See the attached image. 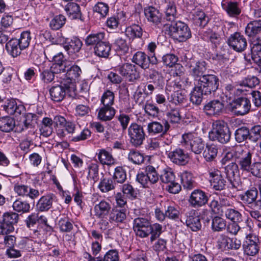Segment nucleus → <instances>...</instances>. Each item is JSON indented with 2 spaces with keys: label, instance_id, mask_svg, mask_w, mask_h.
I'll use <instances>...</instances> for the list:
<instances>
[{
  "label": "nucleus",
  "instance_id": "nucleus-1",
  "mask_svg": "<svg viewBox=\"0 0 261 261\" xmlns=\"http://www.w3.org/2000/svg\"><path fill=\"white\" fill-rule=\"evenodd\" d=\"M31 38L30 32L24 31L21 33L19 39L12 38L8 41L6 43V48L12 57H16L22 50L29 47Z\"/></svg>",
  "mask_w": 261,
  "mask_h": 261
},
{
  "label": "nucleus",
  "instance_id": "nucleus-2",
  "mask_svg": "<svg viewBox=\"0 0 261 261\" xmlns=\"http://www.w3.org/2000/svg\"><path fill=\"white\" fill-rule=\"evenodd\" d=\"M231 132L226 123L223 121H216L213 124V128L209 133V138L222 144L229 142Z\"/></svg>",
  "mask_w": 261,
  "mask_h": 261
},
{
  "label": "nucleus",
  "instance_id": "nucleus-3",
  "mask_svg": "<svg viewBox=\"0 0 261 261\" xmlns=\"http://www.w3.org/2000/svg\"><path fill=\"white\" fill-rule=\"evenodd\" d=\"M253 151L248 149H243L240 146L234 148V157L236 163L239 165L240 170L243 172H248L252 165Z\"/></svg>",
  "mask_w": 261,
  "mask_h": 261
},
{
  "label": "nucleus",
  "instance_id": "nucleus-4",
  "mask_svg": "<svg viewBox=\"0 0 261 261\" xmlns=\"http://www.w3.org/2000/svg\"><path fill=\"white\" fill-rule=\"evenodd\" d=\"M169 35L179 42H183L191 37L190 28L185 23L178 21L171 23L168 27Z\"/></svg>",
  "mask_w": 261,
  "mask_h": 261
},
{
  "label": "nucleus",
  "instance_id": "nucleus-5",
  "mask_svg": "<svg viewBox=\"0 0 261 261\" xmlns=\"http://www.w3.org/2000/svg\"><path fill=\"white\" fill-rule=\"evenodd\" d=\"M182 145L195 154H199L204 149V143L202 139L196 134L189 133L182 135Z\"/></svg>",
  "mask_w": 261,
  "mask_h": 261
},
{
  "label": "nucleus",
  "instance_id": "nucleus-6",
  "mask_svg": "<svg viewBox=\"0 0 261 261\" xmlns=\"http://www.w3.org/2000/svg\"><path fill=\"white\" fill-rule=\"evenodd\" d=\"M197 85L204 93V95L211 94L216 91L219 85V79L214 74L204 75L199 79Z\"/></svg>",
  "mask_w": 261,
  "mask_h": 261
},
{
  "label": "nucleus",
  "instance_id": "nucleus-7",
  "mask_svg": "<svg viewBox=\"0 0 261 261\" xmlns=\"http://www.w3.org/2000/svg\"><path fill=\"white\" fill-rule=\"evenodd\" d=\"M127 131L129 142L133 146L138 147L143 144L146 134L142 125L135 122L132 123L128 127Z\"/></svg>",
  "mask_w": 261,
  "mask_h": 261
},
{
  "label": "nucleus",
  "instance_id": "nucleus-8",
  "mask_svg": "<svg viewBox=\"0 0 261 261\" xmlns=\"http://www.w3.org/2000/svg\"><path fill=\"white\" fill-rule=\"evenodd\" d=\"M231 111L237 116H244L248 114L251 108L250 100L246 97L234 99L230 103Z\"/></svg>",
  "mask_w": 261,
  "mask_h": 261
},
{
  "label": "nucleus",
  "instance_id": "nucleus-9",
  "mask_svg": "<svg viewBox=\"0 0 261 261\" xmlns=\"http://www.w3.org/2000/svg\"><path fill=\"white\" fill-rule=\"evenodd\" d=\"M258 191L256 188L246 191L244 193L240 195V199L247 206L251 209H261V200H257Z\"/></svg>",
  "mask_w": 261,
  "mask_h": 261
},
{
  "label": "nucleus",
  "instance_id": "nucleus-10",
  "mask_svg": "<svg viewBox=\"0 0 261 261\" xmlns=\"http://www.w3.org/2000/svg\"><path fill=\"white\" fill-rule=\"evenodd\" d=\"M150 222L143 217H137L133 221V229L136 236L141 238H146L150 230Z\"/></svg>",
  "mask_w": 261,
  "mask_h": 261
},
{
  "label": "nucleus",
  "instance_id": "nucleus-11",
  "mask_svg": "<svg viewBox=\"0 0 261 261\" xmlns=\"http://www.w3.org/2000/svg\"><path fill=\"white\" fill-rule=\"evenodd\" d=\"M186 66L189 68L191 75L197 82L201 77L207 74L206 63L205 61L195 62L193 60H190L187 62Z\"/></svg>",
  "mask_w": 261,
  "mask_h": 261
},
{
  "label": "nucleus",
  "instance_id": "nucleus-12",
  "mask_svg": "<svg viewBox=\"0 0 261 261\" xmlns=\"http://www.w3.org/2000/svg\"><path fill=\"white\" fill-rule=\"evenodd\" d=\"M208 172L210 182L213 189L216 191L224 190L226 186V181L221 175L220 171L216 169H210Z\"/></svg>",
  "mask_w": 261,
  "mask_h": 261
},
{
  "label": "nucleus",
  "instance_id": "nucleus-13",
  "mask_svg": "<svg viewBox=\"0 0 261 261\" xmlns=\"http://www.w3.org/2000/svg\"><path fill=\"white\" fill-rule=\"evenodd\" d=\"M116 70L130 82H133L139 77L136 66L129 63L120 64L116 67Z\"/></svg>",
  "mask_w": 261,
  "mask_h": 261
},
{
  "label": "nucleus",
  "instance_id": "nucleus-14",
  "mask_svg": "<svg viewBox=\"0 0 261 261\" xmlns=\"http://www.w3.org/2000/svg\"><path fill=\"white\" fill-rule=\"evenodd\" d=\"M243 248L245 254L248 256H255L259 250L258 238L256 236H248L243 242Z\"/></svg>",
  "mask_w": 261,
  "mask_h": 261
},
{
  "label": "nucleus",
  "instance_id": "nucleus-15",
  "mask_svg": "<svg viewBox=\"0 0 261 261\" xmlns=\"http://www.w3.org/2000/svg\"><path fill=\"white\" fill-rule=\"evenodd\" d=\"M239 167L235 162L228 164L225 167V173L231 188H237L238 185V179L239 178Z\"/></svg>",
  "mask_w": 261,
  "mask_h": 261
},
{
  "label": "nucleus",
  "instance_id": "nucleus-16",
  "mask_svg": "<svg viewBox=\"0 0 261 261\" xmlns=\"http://www.w3.org/2000/svg\"><path fill=\"white\" fill-rule=\"evenodd\" d=\"M228 43L234 50L238 52L243 51L247 46L246 38L239 32L231 35L228 39Z\"/></svg>",
  "mask_w": 261,
  "mask_h": 261
},
{
  "label": "nucleus",
  "instance_id": "nucleus-17",
  "mask_svg": "<svg viewBox=\"0 0 261 261\" xmlns=\"http://www.w3.org/2000/svg\"><path fill=\"white\" fill-rule=\"evenodd\" d=\"M208 201V197L202 190H194L189 199V202L190 205L195 208L201 207L204 205Z\"/></svg>",
  "mask_w": 261,
  "mask_h": 261
},
{
  "label": "nucleus",
  "instance_id": "nucleus-18",
  "mask_svg": "<svg viewBox=\"0 0 261 261\" xmlns=\"http://www.w3.org/2000/svg\"><path fill=\"white\" fill-rule=\"evenodd\" d=\"M171 161L178 165H185L188 162V154L181 148H176L168 153Z\"/></svg>",
  "mask_w": 261,
  "mask_h": 261
},
{
  "label": "nucleus",
  "instance_id": "nucleus-19",
  "mask_svg": "<svg viewBox=\"0 0 261 261\" xmlns=\"http://www.w3.org/2000/svg\"><path fill=\"white\" fill-rule=\"evenodd\" d=\"M3 109L9 115H14L18 116L24 112L25 108L24 106L19 103L18 104L15 100L13 99L8 100L2 106Z\"/></svg>",
  "mask_w": 261,
  "mask_h": 261
},
{
  "label": "nucleus",
  "instance_id": "nucleus-20",
  "mask_svg": "<svg viewBox=\"0 0 261 261\" xmlns=\"http://www.w3.org/2000/svg\"><path fill=\"white\" fill-rule=\"evenodd\" d=\"M144 15L147 21L154 25H159L162 20V13L154 7L149 6L144 9Z\"/></svg>",
  "mask_w": 261,
  "mask_h": 261
},
{
  "label": "nucleus",
  "instance_id": "nucleus-21",
  "mask_svg": "<svg viewBox=\"0 0 261 261\" xmlns=\"http://www.w3.org/2000/svg\"><path fill=\"white\" fill-rule=\"evenodd\" d=\"M68 87L62 82L60 85L53 86L49 89V94L52 100L61 101L65 97Z\"/></svg>",
  "mask_w": 261,
  "mask_h": 261
},
{
  "label": "nucleus",
  "instance_id": "nucleus-22",
  "mask_svg": "<svg viewBox=\"0 0 261 261\" xmlns=\"http://www.w3.org/2000/svg\"><path fill=\"white\" fill-rule=\"evenodd\" d=\"M221 6L230 17H238L241 13V9L238 2L223 0L221 3Z\"/></svg>",
  "mask_w": 261,
  "mask_h": 261
},
{
  "label": "nucleus",
  "instance_id": "nucleus-23",
  "mask_svg": "<svg viewBox=\"0 0 261 261\" xmlns=\"http://www.w3.org/2000/svg\"><path fill=\"white\" fill-rule=\"evenodd\" d=\"M56 196L53 193H49L42 196L36 204V208L39 212H46L52 207Z\"/></svg>",
  "mask_w": 261,
  "mask_h": 261
},
{
  "label": "nucleus",
  "instance_id": "nucleus-24",
  "mask_svg": "<svg viewBox=\"0 0 261 261\" xmlns=\"http://www.w3.org/2000/svg\"><path fill=\"white\" fill-rule=\"evenodd\" d=\"M224 104L219 100H211L203 108L204 112L210 116L219 115L223 111Z\"/></svg>",
  "mask_w": 261,
  "mask_h": 261
},
{
  "label": "nucleus",
  "instance_id": "nucleus-25",
  "mask_svg": "<svg viewBox=\"0 0 261 261\" xmlns=\"http://www.w3.org/2000/svg\"><path fill=\"white\" fill-rule=\"evenodd\" d=\"M164 125L157 121H153L147 125V131L149 134L156 135L160 133L163 134L167 133L170 127L168 122L165 120L163 121Z\"/></svg>",
  "mask_w": 261,
  "mask_h": 261
},
{
  "label": "nucleus",
  "instance_id": "nucleus-26",
  "mask_svg": "<svg viewBox=\"0 0 261 261\" xmlns=\"http://www.w3.org/2000/svg\"><path fill=\"white\" fill-rule=\"evenodd\" d=\"M186 222L187 226L193 231H197L201 228L200 216L195 211L189 213Z\"/></svg>",
  "mask_w": 261,
  "mask_h": 261
},
{
  "label": "nucleus",
  "instance_id": "nucleus-27",
  "mask_svg": "<svg viewBox=\"0 0 261 261\" xmlns=\"http://www.w3.org/2000/svg\"><path fill=\"white\" fill-rule=\"evenodd\" d=\"M218 214L221 216L225 217L233 222H240L242 221V214L239 211L233 208H222L220 212H218Z\"/></svg>",
  "mask_w": 261,
  "mask_h": 261
},
{
  "label": "nucleus",
  "instance_id": "nucleus-28",
  "mask_svg": "<svg viewBox=\"0 0 261 261\" xmlns=\"http://www.w3.org/2000/svg\"><path fill=\"white\" fill-rule=\"evenodd\" d=\"M68 17L71 19H81L82 13L80 6L76 3L71 2L68 3L64 7Z\"/></svg>",
  "mask_w": 261,
  "mask_h": 261
},
{
  "label": "nucleus",
  "instance_id": "nucleus-29",
  "mask_svg": "<svg viewBox=\"0 0 261 261\" xmlns=\"http://www.w3.org/2000/svg\"><path fill=\"white\" fill-rule=\"evenodd\" d=\"M111 208V206L109 202L105 200H101L94 206L95 215L98 218H103L109 214Z\"/></svg>",
  "mask_w": 261,
  "mask_h": 261
},
{
  "label": "nucleus",
  "instance_id": "nucleus-30",
  "mask_svg": "<svg viewBox=\"0 0 261 261\" xmlns=\"http://www.w3.org/2000/svg\"><path fill=\"white\" fill-rule=\"evenodd\" d=\"M83 46L82 41L77 37H73L66 43L64 47L69 55L79 53Z\"/></svg>",
  "mask_w": 261,
  "mask_h": 261
},
{
  "label": "nucleus",
  "instance_id": "nucleus-31",
  "mask_svg": "<svg viewBox=\"0 0 261 261\" xmlns=\"http://www.w3.org/2000/svg\"><path fill=\"white\" fill-rule=\"evenodd\" d=\"M177 61V57L172 54H167L164 55L162 57V62L165 65L170 67H172L175 65L176 68H178L179 72H176L175 74L176 75L180 76V74L183 73L182 71L183 67L179 64H176Z\"/></svg>",
  "mask_w": 261,
  "mask_h": 261
},
{
  "label": "nucleus",
  "instance_id": "nucleus-32",
  "mask_svg": "<svg viewBox=\"0 0 261 261\" xmlns=\"http://www.w3.org/2000/svg\"><path fill=\"white\" fill-rule=\"evenodd\" d=\"M116 110L113 107L102 106L98 111V118L103 121H110L114 117Z\"/></svg>",
  "mask_w": 261,
  "mask_h": 261
},
{
  "label": "nucleus",
  "instance_id": "nucleus-33",
  "mask_svg": "<svg viewBox=\"0 0 261 261\" xmlns=\"http://www.w3.org/2000/svg\"><path fill=\"white\" fill-rule=\"evenodd\" d=\"M191 18L196 25L200 27L205 26L209 19L204 12L201 10H197L193 12L191 14Z\"/></svg>",
  "mask_w": 261,
  "mask_h": 261
},
{
  "label": "nucleus",
  "instance_id": "nucleus-34",
  "mask_svg": "<svg viewBox=\"0 0 261 261\" xmlns=\"http://www.w3.org/2000/svg\"><path fill=\"white\" fill-rule=\"evenodd\" d=\"M111 46L108 42L102 41L94 47L95 54L99 57L107 58L111 51Z\"/></svg>",
  "mask_w": 261,
  "mask_h": 261
},
{
  "label": "nucleus",
  "instance_id": "nucleus-35",
  "mask_svg": "<svg viewBox=\"0 0 261 261\" xmlns=\"http://www.w3.org/2000/svg\"><path fill=\"white\" fill-rule=\"evenodd\" d=\"M165 13V18L167 21H173L176 18L177 11L175 4L173 2L165 3L163 6Z\"/></svg>",
  "mask_w": 261,
  "mask_h": 261
},
{
  "label": "nucleus",
  "instance_id": "nucleus-36",
  "mask_svg": "<svg viewBox=\"0 0 261 261\" xmlns=\"http://www.w3.org/2000/svg\"><path fill=\"white\" fill-rule=\"evenodd\" d=\"M148 56L142 51H137L133 56V62L143 69L148 68Z\"/></svg>",
  "mask_w": 261,
  "mask_h": 261
},
{
  "label": "nucleus",
  "instance_id": "nucleus-37",
  "mask_svg": "<svg viewBox=\"0 0 261 261\" xmlns=\"http://www.w3.org/2000/svg\"><path fill=\"white\" fill-rule=\"evenodd\" d=\"M261 32V20H255L248 23L245 28V33L249 37H253Z\"/></svg>",
  "mask_w": 261,
  "mask_h": 261
},
{
  "label": "nucleus",
  "instance_id": "nucleus-38",
  "mask_svg": "<svg viewBox=\"0 0 261 261\" xmlns=\"http://www.w3.org/2000/svg\"><path fill=\"white\" fill-rule=\"evenodd\" d=\"M15 126V120L9 116L0 118V130L9 133L13 130Z\"/></svg>",
  "mask_w": 261,
  "mask_h": 261
},
{
  "label": "nucleus",
  "instance_id": "nucleus-39",
  "mask_svg": "<svg viewBox=\"0 0 261 261\" xmlns=\"http://www.w3.org/2000/svg\"><path fill=\"white\" fill-rule=\"evenodd\" d=\"M53 121L51 118H44L40 128L41 135L46 137L50 136L53 132Z\"/></svg>",
  "mask_w": 261,
  "mask_h": 261
},
{
  "label": "nucleus",
  "instance_id": "nucleus-40",
  "mask_svg": "<svg viewBox=\"0 0 261 261\" xmlns=\"http://www.w3.org/2000/svg\"><path fill=\"white\" fill-rule=\"evenodd\" d=\"M126 211L124 209H113L109 216L110 222L122 223L125 220Z\"/></svg>",
  "mask_w": 261,
  "mask_h": 261
},
{
  "label": "nucleus",
  "instance_id": "nucleus-41",
  "mask_svg": "<svg viewBox=\"0 0 261 261\" xmlns=\"http://www.w3.org/2000/svg\"><path fill=\"white\" fill-rule=\"evenodd\" d=\"M97 156L100 163L102 165L110 166L115 163V160L112 155L105 149L99 150Z\"/></svg>",
  "mask_w": 261,
  "mask_h": 261
},
{
  "label": "nucleus",
  "instance_id": "nucleus-42",
  "mask_svg": "<svg viewBox=\"0 0 261 261\" xmlns=\"http://www.w3.org/2000/svg\"><path fill=\"white\" fill-rule=\"evenodd\" d=\"M203 39L210 41L215 46L219 45L222 38L220 35L211 30L205 31L202 35Z\"/></svg>",
  "mask_w": 261,
  "mask_h": 261
},
{
  "label": "nucleus",
  "instance_id": "nucleus-43",
  "mask_svg": "<svg viewBox=\"0 0 261 261\" xmlns=\"http://www.w3.org/2000/svg\"><path fill=\"white\" fill-rule=\"evenodd\" d=\"M225 90L226 97H228L229 99L240 95L243 92L242 89L239 88L237 85L233 83L227 84L225 87Z\"/></svg>",
  "mask_w": 261,
  "mask_h": 261
},
{
  "label": "nucleus",
  "instance_id": "nucleus-44",
  "mask_svg": "<svg viewBox=\"0 0 261 261\" xmlns=\"http://www.w3.org/2000/svg\"><path fill=\"white\" fill-rule=\"evenodd\" d=\"M82 73V70L80 67L76 65H71L70 62V67H68L66 71V75L70 80V82L75 81L80 76Z\"/></svg>",
  "mask_w": 261,
  "mask_h": 261
},
{
  "label": "nucleus",
  "instance_id": "nucleus-45",
  "mask_svg": "<svg viewBox=\"0 0 261 261\" xmlns=\"http://www.w3.org/2000/svg\"><path fill=\"white\" fill-rule=\"evenodd\" d=\"M105 33L100 32L89 35L85 39V44L87 46L95 45L103 41Z\"/></svg>",
  "mask_w": 261,
  "mask_h": 261
},
{
  "label": "nucleus",
  "instance_id": "nucleus-46",
  "mask_svg": "<svg viewBox=\"0 0 261 261\" xmlns=\"http://www.w3.org/2000/svg\"><path fill=\"white\" fill-rule=\"evenodd\" d=\"M204 93L202 89L196 84L190 94V101L196 105H199L203 99Z\"/></svg>",
  "mask_w": 261,
  "mask_h": 261
},
{
  "label": "nucleus",
  "instance_id": "nucleus-47",
  "mask_svg": "<svg viewBox=\"0 0 261 261\" xmlns=\"http://www.w3.org/2000/svg\"><path fill=\"white\" fill-rule=\"evenodd\" d=\"M12 206L13 210L18 213H27L30 211V204L28 201L21 199L16 200Z\"/></svg>",
  "mask_w": 261,
  "mask_h": 261
},
{
  "label": "nucleus",
  "instance_id": "nucleus-48",
  "mask_svg": "<svg viewBox=\"0 0 261 261\" xmlns=\"http://www.w3.org/2000/svg\"><path fill=\"white\" fill-rule=\"evenodd\" d=\"M181 184L185 189L191 190L194 187V180L192 173L184 171L181 174Z\"/></svg>",
  "mask_w": 261,
  "mask_h": 261
},
{
  "label": "nucleus",
  "instance_id": "nucleus-49",
  "mask_svg": "<svg viewBox=\"0 0 261 261\" xmlns=\"http://www.w3.org/2000/svg\"><path fill=\"white\" fill-rule=\"evenodd\" d=\"M226 227V221L220 217L216 216L212 219L211 228L214 232L224 231Z\"/></svg>",
  "mask_w": 261,
  "mask_h": 261
},
{
  "label": "nucleus",
  "instance_id": "nucleus-50",
  "mask_svg": "<svg viewBox=\"0 0 261 261\" xmlns=\"http://www.w3.org/2000/svg\"><path fill=\"white\" fill-rule=\"evenodd\" d=\"M218 153V148L214 144L206 145L203 151V155L205 160L207 162L212 161L217 156Z\"/></svg>",
  "mask_w": 261,
  "mask_h": 261
},
{
  "label": "nucleus",
  "instance_id": "nucleus-51",
  "mask_svg": "<svg viewBox=\"0 0 261 261\" xmlns=\"http://www.w3.org/2000/svg\"><path fill=\"white\" fill-rule=\"evenodd\" d=\"M249 129L245 126L238 128L234 133L236 141L238 143H242L248 138L250 139Z\"/></svg>",
  "mask_w": 261,
  "mask_h": 261
},
{
  "label": "nucleus",
  "instance_id": "nucleus-52",
  "mask_svg": "<svg viewBox=\"0 0 261 261\" xmlns=\"http://www.w3.org/2000/svg\"><path fill=\"white\" fill-rule=\"evenodd\" d=\"M66 18L62 14L56 15L51 20L49 26L53 30H57L61 28L65 23Z\"/></svg>",
  "mask_w": 261,
  "mask_h": 261
},
{
  "label": "nucleus",
  "instance_id": "nucleus-53",
  "mask_svg": "<svg viewBox=\"0 0 261 261\" xmlns=\"http://www.w3.org/2000/svg\"><path fill=\"white\" fill-rule=\"evenodd\" d=\"M115 94L114 92L107 89L103 93L100 102L103 106L112 107L114 103Z\"/></svg>",
  "mask_w": 261,
  "mask_h": 261
},
{
  "label": "nucleus",
  "instance_id": "nucleus-54",
  "mask_svg": "<svg viewBox=\"0 0 261 261\" xmlns=\"http://www.w3.org/2000/svg\"><path fill=\"white\" fill-rule=\"evenodd\" d=\"M252 60L258 66H261V44L253 43L252 48Z\"/></svg>",
  "mask_w": 261,
  "mask_h": 261
},
{
  "label": "nucleus",
  "instance_id": "nucleus-55",
  "mask_svg": "<svg viewBox=\"0 0 261 261\" xmlns=\"http://www.w3.org/2000/svg\"><path fill=\"white\" fill-rule=\"evenodd\" d=\"M115 186V184L113 179L105 178L100 181L98 188L102 192L105 193L114 189Z\"/></svg>",
  "mask_w": 261,
  "mask_h": 261
},
{
  "label": "nucleus",
  "instance_id": "nucleus-56",
  "mask_svg": "<svg viewBox=\"0 0 261 261\" xmlns=\"http://www.w3.org/2000/svg\"><path fill=\"white\" fill-rule=\"evenodd\" d=\"M160 177L162 182L165 184H169L174 181L175 179L174 174L172 170L169 167L163 169Z\"/></svg>",
  "mask_w": 261,
  "mask_h": 261
},
{
  "label": "nucleus",
  "instance_id": "nucleus-57",
  "mask_svg": "<svg viewBox=\"0 0 261 261\" xmlns=\"http://www.w3.org/2000/svg\"><path fill=\"white\" fill-rule=\"evenodd\" d=\"M125 34L130 38H140L142 35V29L139 25L133 24L126 29Z\"/></svg>",
  "mask_w": 261,
  "mask_h": 261
},
{
  "label": "nucleus",
  "instance_id": "nucleus-58",
  "mask_svg": "<svg viewBox=\"0 0 261 261\" xmlns=\"http://www.w3.org/2000/svg\"><path fill=\"white\" fill-rule=\"evenodd\" d=\"M113 178L117 183H124L126 179V171L121 166L117 167L115 169Z\"/></svg>",
  "mask_w": 261,
  "mask_h": 261
},
{
  "label": "nucleus",
  "instance_id": "nucleus-59",
  "mask_svg": "<svg viewBox=\"0 0 261 261\" xmlns=\"http://www.w3.org/2000/svg\"><path fill=\"white\" fill-rule=\"evenodd\" d=\"M128 159L134 164L140 165L144 161L143 155L139 151L131 150L128 154Z\"/></svg>",
  "mask_w": 261,
  "mask_h": 261
},
{
  "label": "nucleus",
  "instance_id": "nucleus-60",
  "mask_svg": "<svg viewBox=\"0 0 261 261\" xmlns=\"http://www.w3.org/2000/svg\"><path fill=\"white\" fill-rule=\"evenodd\" d=\"M145 173L147 174L150 184H154L159 180V175L154 167L148 165L146 167Z\"/></svg>",
  "mask_w": 261,
  "mask_h": 261
},
{
  "label": "nucleus",
  "instance_id": "nucleus-61",
  "mask_svg": "<svg viewBox=\"0 0 261 261\" xmlns=\"http://www.w3.org/2000/svg\"><path fill=\"white\" fill-rule=\"evenodd\" d=\"M148 236L151 234L150 239L152 242L158 238L162 232V226L158 223H154L153 225L150 224V230Z\"/></svg>",
  "mask_w": 261,
  "mask_h": 261
},
{
  "label": "nucleus",
  "instance_id": "nucleus-62",
  "mask_svg": "<svg viewBox=\"0 0 261 261\" xmlns=\"http://www.w3.org/2000/svg\"><path fill=\"white\" fill-rule=\"evenodd\" d=\"M108 5L102 2L97 3L93 7V11L100 15L101 17H105L109 12Z\"/></svg>",
  "mask_w": 261,
  "mask_h": 261
},
{
  "label": "nucleus",
  "instance_id": "nucleus-63",
  "mask_svg": "<svg viewBox=\"0 0 261 261\" xmlns=\"http://www.w3.org/2000/svg\"><path fill=\"white\" fill-rule=\"evenodd\" d=\"M60 231L64 232H70L73 229V224L68 218H61L58 222Z\"/></svg>",
  "mask_w": 261,
  "mask_h": 261
},
{
  "label": "nucleus",
  "instance_id": "nucleus-64",
  "mask_svg": "<svg viewBox=\"0 0 261 261\" xmlns=\"http://www.w3.org/2000/svg\"><path fill=\"white\" fill-rule=\"evenodd\" d=\"M250 140L256 142L261 139V125H256L252 127L249 130Z\"/></svg>",
  "mask_w": 261,
  "mask_h": 261
}]
</instances>
